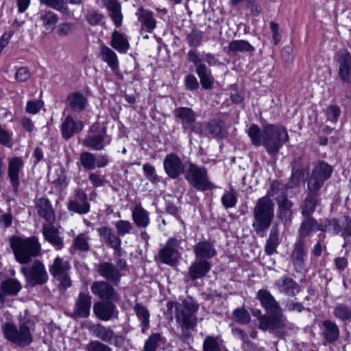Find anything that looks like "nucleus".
Returning a JSON list of instances; mask_svg holds the SVG:
<instances>
[{"label": "nucleus", "mask_w": 351, "mask_h": 351, "mask_svg": "<svg viewBox=\"0 0 351 351\" xmlns=\"http://www.w3.org/2000/svg\"><path fill=\"white\" fill-rule=\"evenodd\" d=\"M340 330L337 324L330 320H324L322 327V337L327 343H332L339 337Z\"/></svg>", "instance_id": "32"}, {"label": "nucleus", "mask_w": 351, "mask_h": 351, "mask_svg": "<svg viewBox=\"0 0 351 351\" xmlns=\"http://www.w3.org/2000/svg\"><path fill=\"white\" fill-rule=\"evenodd\" d=\"M134 310L141 322L142 332H145L149 326V313L148 309L139 303L134 306Z\"/></svg>", "instance_id": "45"}, {"label": "nucleus", "mask_w": 351, "mask_h": 351, "mask_svg": "<svg viewBox=\"0 0 351 351\" xmlns=\"http://www.w3.org/2000/svg\"><path fill=\"white\" fill-rule=\"evenodd\" d=\"M256 298L265 311L272 316L282 317L284 326H286L287 318L282 313L280 304L268 290L264 289L258 290Z\"/></svg>", "instance_id": "13"}, {"label": "nucleus", "mask_w": 351, "mask_h": 351, "mask_svg": "<svg viewBox=\"0 0 351 351\" xmlns=\"http://www.w3.org/2000/svg\"><path fill=\"white\" fill-rule=\"evenodd\" d=\"M10 243L16 261L21 264H27L41 254V245L36 237L23 239L14 236Z\"/></svg>", "instance_id": "3"}, {"label": "nucleus", "mask_w": 351, "mask_h": 351, "mask_svg": "<svg viewBox=\"0 0 351 351\" xmlns=\"http://www.w3.org/2000/svg\"><path fill=\"white\" fill-rule=\"evenodd\" d=\"M99 235L106 243L116 251L121 248V241L119 237L116 234L112 229L108 226L101 227L97 229Z\"/></svg>", "instance_id": "33"}, {"label": "nucleus", "mask_w": 351, "mask_h": 351, "mask_svg": "<svg viewBox=\"0 0 351 351\" xmlns=\"http://www.w3.org/2000/svg\"><path fill=\"white\" fill-rule=\"evenodd\" d=\"M188 60L195 66V71L199 77L200 83L205 89H210L213 84V78L210 70L202 62H206L209 66L219 64V60L210 53H203L200 55L197 51L190 50L187 53Z\"/></svg>", "instance_id": "4"}, {"label": "nucleus", "mask_w": 351, "mask_h": 351, "mask_svg": "<svg viewBox=\"0 0 351 351\" xmlns=\"http://www.w3.org/2000/svg\"><path fill=\"white\" fill-rule=\"evenodd\" d=\"M274 217V204L267 196L259 198L254 208L252 227L256 232H265L270 226Z\"/></svg>", "instance_id": "5"}, {"label": "nucleus", "mask_w": 351, "mask_h": 351, "mask_svg": "<svg viewBox=\"0 0 351 351\" xmlns=\"http://www.w3.org/2000/svg\"><path fill=\"white\" fill-rule=\"evenodd\" d=\"M51 224L43 225V234L45 239L50 243L56 250H60L64 247L63 239L59 236L58 229Z\"/></svg>", "instance_id": "27"}, {"label": "nucleus", "mask_w": 351, "mask_h": 351, "mask_svg": "<svg viewBox=\"0 0 351 351\" xmlns=\"http://www.w3.org/2000/svg\"><path fill=\"white\" fill-rule=\"evenodd\" d=\"M195 258L208 260L217 254L214 245L208 241H202L195 244L193 248Z\"/></svg>", "instance_id": "31"}, {"label": "nucleus", "mask_w": 351, "mask_h": 351, "mask_svg": "<svg viewBox=\"0 0 351 351\" xmlns=\"http://www.w3.org/2000/svg\"><path fill=\"white\" fill-rule=\"evenodd\" d=\"M86 105V98L79 92L71 93L66 98V108L72 111L81 112L85 109Z\"/></svg>", "instance_id": "38"}, {"label": "nucleus", "mask_w": 351, "mask_h": 351, "mask_svg": "<svg viewBox=\"0 0 351 351\" xmlns=\"http://www.w3.org/2000/svg\"><path fill=\"white\" fill-rule=\"evenodd\" d=\"M184 178L190 186L199 191H213L217 188L210 180L207 169L203 166L189 163Z\"/></svg>", "instance_id": "6"}, {"label": "nucleus", "mask_w": 351, "mask_h": 351, "mask_svg": "<svg viewBox=\"0 0 351 351\" xmlns=\"http://www.w3.org/2000/svg\"><path fill=\"white\" fill-rule=\"evenodd\" d=\"M44 103L42 100H30L27 102L25 110L31 114H37L43 108Z\"/></svg>", "instance_id": "58"}, {"label": "nucleus", "mask_w": 351, "mask_h": 351, "mask_svg": "<svg viewBox=\"0 0 351 351\" xmlns=\"http://www.w3.org/2000/svg\"><path fill=\"white\" fill-rule=\"evenodd\" d=\"M30 77V72L27 67H20L15 73V79L20 82H25Z\"/></svg>", "instance_id": "60"}, {"label": "nucleus", "mask_w": 351, "mask_h": 351, "mask_svg": "<svg viewBox=\"0 0 351 351\" xmlns=\"http://www.w3.org/2000/svg\"><path fill=\"white\" fill-rule=\"evenodd\" d=\"M203 351H221L217 339L211 336L206 337L203 343Z\"/></svg>", "instance_id": "56"}, {"label": "nucleus", "mask_w": 351, "mask_h": 351, "mask_svg": "<svg viewBox=\"0 0 351 351\" xmlns=\"http://www.w3.org/2000/svg\"><path fill=\"white\" fill-rule=\"evenodd\" d=\"M162 340V337L159 333L151 335L145 343L143 351H156Z\"/></svg>", "instance_id": "51"}, {"label": "nucleus", "mask_w": 351, "mask_h": 351, "mask_svg": "<svg viewBox=\"0 0 351 351\" xmlns=\"http://www.w3.org/2000/svg\"><path fill=\"white\" fill-rule=\"evenodd\" d=\"M88 180L95 187L102 186L104 184V178L96 173H90Z\"/></svg>", "instance_id": "64"}, {"label": "nucleus", "mask_w": 351, "mask_h": 351, "mask_svg": "<svg viewBox=\"0 0 351 351\" xmlns=\"http://www.w3.org/2000/svg\"><path fill=\"white\" fill-rule=\"evenodd\" d=\"M110 45L118 52L123 53H126L130 47L127 37L117 30L112 34Z\"/></svg>", "instance_id": "41"}, {"label": "nucleus", "mask_w": 351, "mask_h": 351, "mask_svg": "<svg viewBox=\"0 0 351 351\" xmlns=\"http://www.w3.org/2000/svg\"><path fill=\"white\" fill-rule=\"evenodd\" d=\"M36 209L39 216L42 217L49 223H53L55 220V213L50 201L45 197L37 199Z\"/></svg>", "instance_id": "29"}, {"label": "nucleus", "mask_w": 351, "mask_h": 351, "mask_svg": "<svg viewBox=\"0 0 351 351\" xmlns=\"http://www.w3.org/2000/svg\"><path fill=\"white\" fill-rule=\"evenodd\" d=\"M338 75L345 83L351 84V53L346 49H340L336 55Z\"/></svg>", "instance_id": "16"}, {"label": "nucleus", "mask_w": 351, "mask_h": 351, "mask_svg": "<svg viewBox=\"0 0 351 351\" xmlns=\"http://www.w3.org/2000/svg\"><path fill=\"white\" fill-rule=\"evenodd\" d=\"M83 126L82 121H76L71 116H66L61 124L62 137L66 140L69 139L75 134L80 132L83 129Z\"/></svg>", "instance_id": "28"}, {"label": "nucleus", "mask_w": 351, "mask_h": 351, "mask_svg": "<svg viewBox=\"0 0 351 351\" xmlns=\"http://www.w3.org/2000/svg\"><path fill=\"white\" fill-rule=\"evenodd\" d=\"M80 160L81 165L87 170H93L96 168V157L90 152H84L80 154Z\"/></svg>", "instance_id": "48"}, {"label": "nucleus", "mask_w": 351, "mask_h": 351, "mask_svg": "<svg viewBox=\"0 0 351 351\" xmlns=\"http://www.w3.org/2000/svg\"><path fill=\"white\" fill-rule=\"evenodd\" d=\"M222 134V125L217 120H213L208 123L205 128V135H210L213 137L221 136Z\"/></svg>", "instance_id": "53"}, {"label": "nucleus", "mask_w": 351, "mask_h": 351, "mask_svg": "<svg viewBox=\"0 0 351 351\" xmlns=\"http://www.w3.org/2000/svg\"><path fill=\"white\" fill-rule=\"evenodd\" d=\"M334 315L341 321L351 322V307L343 304H337L334 308Z\"/></svg>", "instance_id": "47"}, {"label": "nucleus", "mask_w": 351, "mask_h": 351, "mask_svg": "<svg viewBox=\"0 0 351 351\" xmlns=\"http://www.w3.org/2000/svg\"><path fill=\"white\" fill-rule=\"evenodd\" d=\"M232 318L241 324H247L250 322L251 316L249 312L243 308H237L232 313Z\"/></svg>", "instance_id": "49"}, {"label": "nucleus", "mask_w": 351, "mask_h": 351, "mask_svg": "<svg viewBox=\"0 0 351 351\" xmlns=\"http://www.w3.org/2000/svg\"><path fill=\"white\" fill-rule=\"evenodd\" d=\"M5 338L9 341L21 347L29 345L32 341V336L29 326L23 323L18 328L11 323H5L1 327Z\"/></svg>", "instance_id": "8"}, {"label": "nucleus", "mask_w": 351, "mask_h": 351, "mask_svg": "<svg viewBox=\"0 0 351 351\" xmlns=\"http://www.w3.org/2000/svg\"><path fill=\"white\" fill-rule=\"evenodd\" d=\"M21 273L24 276L27 284L30 287L43 285L49 279L45 266L40 260H35L29 267H22Z\"/></svg>", "instance_id": "10"}, {"label": "nucleus", "mask_w": 351, "mask_h": 351, "mask_svg": "<svg viewBox=\"0 0 351 351\" xmlns=\"http://www.w3.org/2000/svg\"><path fill=\"white\" fill-rule=\"evenodd\" d=\"M307 254L308 250L305 247L304 240L296 239L290 258L297 272H301L304 269Z\"/></svg>", "instance_id": "18"}, {"label": "nucleus", "mask_w": 351, "mask_h": 351, "mask_svg": "<svg viewBox=\"0 0 351 351\" xmlns=\"http://www.w3.org/2000/svg\"><path fill=\"white\" fill-rule=\"evenodd\" d=\"M71 267L70 263L64 258L57 256L52 264L49 265L50 274L59 281V286L62 289H67L71 285L69 271Z\"/></svg>", "instance_id": "11"}, {"label": "nucleus", "mask_w": 351, "mask_h": 351, "mask_svg": "<svg viewBox=\"0 0 351 351\" xmlns=\"http://www.w3.org/2000/svg\"><path fill=\"white\" fill-rule=\"evenodd\" d=\"M252 315L258 318V328L261 330L282 332L285 328L282 317L272 316L271 314L263 315L259 309L254 310Z\"/></svg>", "instance_id": "14"}, {"label": "nucleus", "mask_w": 351, "mask_h": 351, "mask_svg": "<svg viewBox=\"0 0 351 351\" xmlns=\"http://www.w3.org/2000/svg\"><path fill=\"white\" fill-rule=\"evenodd\" d=\"M237 202L236 193L233 190L226 191L221 197L222 204L226 208L234 207Z\"/></svg>", "instance_id": "55"}, {"label": "nucleus", "mask_w": 351, "mask_h": 351, "mask_svg": "<svg viewBox=\"0 0 351 351\" xmlns=\"http://www.w3.org/2000/svg\"><path fill=\"white\" fill-rule=\"evenodd\" d=\"M96 316L102 321H108L118 317V311L114 304L110 302H98L93 306Z\"/></svg>", "instance_id": "24"}, {"label": "nucleus", "mask_w": 351, "mask_h": 351, "mask_svg": "<svg viewBox=\"0 0 351 351\" xmlns=\"http://www.w3.org/2000/svg\"><path fill=\"white\" fill-rule=\"evenodd\" d=\"M211 267L208 261L196 258L189 267V276L192 280L202 278L210 271Z\"/></svg>", "instance_id": "25"}, {"label": "nucleus", "mask_w": 351, "mask_h": 351, "mask_svg": "<svg viewBox=\"0 0 351 351\" xmlns=\"http://www.w3.org/2000/svg\"><path fill=\"white\" fill-rule=\"evenodd\" d=\"M247 134L255 146L263 145L270 156H276L289 137L287 130L282 126L267 124L261 130L257 125H252Z\"/></svg>", "instance_id": "1"}, {"label": "nucleus", "mask_w": 351, "mask_h": 351, "mask_svg": "<svg viewBox=\"0 0 351 351\" xmlns=\"http://www.w3.org/2000/svg\"><path fill=\"white\" fill-rule=\"evenodd\" d=\"M93 293L101 299H112L115 294L114 289L105 281H97L91 286Z\"/></svg>", "instance_id": "36"}, {"label": "nucleus", "mask_w": 351, "mask_h": 351, "mask_svg": "<svg viewBox=\"0 0 351 351\" xmlns=\"http://www.w3.org/2000/svg\"><path fill=\"white\" fill-rule=\"evenodd\" d=\"M67 208L69 211L84 215L90 209L87 194L80 188L74 191V196L68 203Z\"/></svg>", "instance_id": "17"}, {"label": "nucleus", "mask_w": 351, "mask_h": 351, "mask_svg": "<svg viewBox=\"0 0 351 351\" xmlns=\"http://www.w3.org/2000/svg\"><path fill=\"white\" fill-rule=\"evenodd\" d=\"M138 21L141 27L148 32H152L156 27V21L154 18L153 12L142 7L139 8L136 13Z\"/></svg>", "instance_id": "35"}, {"label": "nucleus", "mask_w": 351, "mask_h": 351, "mask_svg": "<svg viewBox=\"0 0 351 351\" xmlns=\"http://www.w3.org/2000/svg\"><path fill=\"white\" fill-rule=\"evenodd\" d=\"M91 297L88 294L80 293L75 301L72 317L85 318L89 316L91 307Z\"/></svg>", "instance_id": "21"}, {"label": "nucleus", "mask_w": 351, "mask_h": 351, "mask_svg": "<svg viewBox=\"0 0 351 351\" xmlns=\"http://www.w3.org/2000/svg\"><path fill=\"white\" fill-rule=\"evenodd\" d=\"M114 227L117 229V234L119 236H124L128 234H131L133 230L132 223L128 220H119L114 223Z\"/></svg>", "instance_id": "54"}, {"label": "nucleus", "mask_w": 351, "mask_h": 351, "mask_svg": "<svg viewBox=\"0 0 351 351\" xmlns=\"http://www.w3.org/2000/svg\"><path fill=\"white\" fill-rule=\"evenodd\" d=\"M95 335L101 341L113 344L115 346H120L123 343L122 337L116 335L109 328L99 326L95 330Z\"/></svg>", "instance_id": "34"}, {"label": "nucleus", "mask_w": 351, "mask_h": 351, "mask_svg": "<svg viewBox=\"0 0 351 351\" xmlns=\"http://www.w3.org/2000/svg\"><path fill=\"white\" fill-rule=\"evenodd\" d=\"M197 311V306L193 305L191 308L186 306L176 305V320L181 328L180 338L188 340L191 336V330H193L197 324V317L195 313Z\"/></svg>", "instance_id": "7"}, {"label": "nucleus", "mask_w": 351, "mask_h": 351, "mask_svg": "<svg viewBox=\"0 0 351 351\" xmlns=\"http://www.w3.org/2000/svg\"><path fill=\"white\" fill-rule=\"evenodd\" d=\"M41 4L46 5L62 13L69 11L68 5L64 0H39Z\"/></svg>", "instance_id": "50"}, {"label": "nucleus", "mask_w": 351, "mask_h": 351, "mask_svg": "<svg viewBox=\"0 0 351 351\" xmlns=\"http://www.w3.org/2000/svg\"><path fill=\"white\" fill-rule=\"evenodd\" d=\"M110 139L106 134L105 128H102L98 133H90L84 140L83 145L94 150H101L110 144Z\"/></svg>", "instance_id": "20"}, {"label": "nucleus", "mask_w": 351, "mask_h": 351, "mask_svg": "<svg viewBox=\"0 0 351 351\" xmlns=\"http://www.w3.org/2000/svg\"><path fill=\"white\" fill-rule=\"evenodd\" d=\"M23 167V160L19 157H14L10 160L8 164V176L11 184L15 192L19 186V172Z\"/></svg>", "instance_id": "30"}, {"label": "nucleus", "mask_w": 351, "mask_h": 351, "mask_svg": "<svg viewBox=\"0 0 351 351\" xmlns=\"http://www.w3.org/2000/svg\"><path fill=\"white\" fill-rule=\"evenodd\" d=\"M45 28L48 31L54 29L58 21V15L51 11H46L42 13L40 16Z\"/></svg>", "instance_id": "46"}, {"label": "nucleus", "mask_w": 351, "mask_h": 351, "mask_svg": "<svg viewBox=\"0 0 351 351\" xmlns=\"http://www.w3.org/2000/svg\"><path fill=\"white\" fill-rule=\"evenodd\" d=\"M132 220L139 228H145L150 223L149 214L141 205L135 206L132 210Z\"/></svg>", "instance_id": "39"}, {"label": "nucleus", "mask_w": 351, "mask_h": 351, "mask_svg": "<svg viewBox=\"0 0 351 351\" xmlns=\"http://www.w3.org/2000/svg\"><path fill=\"white\" fill-rule=\"evenodd\" d=\"M99 274L114 285H117L121 276L119 269L110 262H103L97 266Z\"/></svg>", "instance_id": "22"}, {"label": "nucleus", "mask_w": 351, "mask_h": 351, "mask_svg": "<svg viewBox=\"0 0 351 351\" xmlns=\"http://www.w3.org/2000/svg\"><path fill=\"white\" fill-rule=\"evenodd\" d=\"M285 191L284 184L278 182H274L267 194L269 198L274 197L276 200L278 205V217L281 219H287L292 213L293 204L288 199Z\"/></svg>", "instance_id": "9"}, {"label": "nucleus", "mask_w": 351, "mask_h": 351, "mask_svg": "<svg viewBox=\"0 0 351 351\" xmlns=\"http://www.w3.org/2000/svg\"><path fill=\"white\" fill-rule=\"evenodd\" d=\"M180 243V240L170 238L158 252L160 261L171 266L176 265L180 258L178 249Z\"/></svg>", "instance_id": "15"}, {"label": "nucleus", "mask_w": 351, "mask_h": 351, "mask_svg": "<svg viewBox=\"0 0 351 351\" xmlns=\"http://www.w3.org/2000/svg\"><path fill=\"white\" fill-rule=\"evenodd\" d=\"M332 172V167L324 162L317 163L312 171L307 182L308 193L301 205L303 216L311 217L319 201L318 191L330 178Z\"/></svg>", "instance_id": "2"}, {"label": "nucleus", "mask_w": 351, "mask_h": 351, "mask_svg": "<svg viewBox=\"0 0 351 351\" xmlns=\"http://www.w3.org/2000/svg\"><path fill=\"white\" fill-rule=\"evenodd\" d=\"M101 58L106 62L113 71L119 69L118 58L115 52L107 46L101 47Z\"/></svg>", "instance_id": "42"}, {"label": "nucleus", "mask_w": 351, "mask_h": 351, "mask_svg": "<svg viewBox=\"0 0 351 351\" xmlns=\"http://www.w3.org/2000/svg\"><path fill=\"white\" fill-rule=\"evenodd\" d=\"M274 285L279 293L288 296H295L300 291V287L298 284L289 277L276 280Z\"/></svg>", "instance_id": "26"}, {"label": "nucleus", "mask_w": 351, "mask_h": 351, "mask_svg": "<svg viewBox=\"0 0 351 351\" xmlns=\"http://www.w3.org/2000/svg\"><path fill=\"white\" fill-rule=\"evenodd\" d=\"M104 6L109 12L121 10V5L118 0H101Z\"/></svg>", "instance_id": "62"}, {"label": "nucleus", "mask_w": 351, "mask_h": 351, "mask_svg": "<svg viewBox=\"0 0 351 351\" xmlns=\"http://www.w3.org/2000/svg\"><path fill=\"white\" fill-rule=\"evenodd\" d=\"M185 86L187 90H195L199 87V82L194 75H188L185 77Z\"/></svg>", "instance_id": "63"}, {"label": "nucleus", "mask_w": 351, "mask_h": 351, "mask_svg": "<svg viewBox=\"0 0 351 351\" xmlns=\"http://www.w3.org/2000/svg\"><path fill=\"white\" fill-rule=\"evenodd\" d=\"M203 33L197 29H193L187 36V41L189 45L193 47L199 46L202 40Z\"/></svg>", "instance_id": "57"}, {"label": "nucleus", "mask_w": 351, "mask_h": 351, "mask_svg": "<svg viewBox=\"0 0 351 351\" xmlns=\"http://www.w3.org/2000/svg\"><path fill=\"white\" fill-rule=\"evenodd\" d=\"M21 289V282L14 278H7L1 284V289L5 295H16Z\"/></svg>", "instance_id": "44"}, {"label": "nucleus", "mask_w": 351, "mask_h": 351, "mask_svg": "<svg viewBox=\"0 0 351 351\" xmlns=\"http://www.w3.org/2000/svg\"><path fill=\"white\" fill-rule=\"evenodd\" d=\"M306 219L302 221L298 230L297 239L304 240L312 232L327 230V225L318 223L314 218L305 217Z\"/></svg>", "instance_id": "23"}, {"label": "nucleus", "mask_w": 351, "mask_h": 351, "mask_svg": "<svg viewBox=\"0 0 351 351\" xmlns=\"http://www.w3.org/2000/svg\"><path fill=\"white\" fill-rule=\"evenodd\" d=\"M104 19V14L95 9L88 10L85 15V19L91 25H100Z\"/></svg>", "instance_id": "52"}, {"label": "nucleus", "mask_w": 351, "mask_h": 351, "mask_svg": "<svg viewBox=\"0 0 351 351\" xmlns=\"http://www.w3.org/2000/svg\"><path fill=\"white\" fill-rule=\"evenodd\" d=\"M174 117L178 119L184 130H190L196 133H203L204 124L196 123V113L191 108L178 107L173 110Z\"/></svg>", "instance_id": "12"}, {"label": "nucleus", "mask_w": 351, "mask_h": 351, "mask_svg": "<svg viewBox=\"0 0 351 351\" xmlns=\"http://www.w3.org/2000/svg\"><path fill=\"white\" fill-rule=\"evenodd\" d=\"M279 232L278 226L274 224L270 230L265 247V251L267 255H272L277 252L276 249L280 244Z\"/></svg>", "instance_id": "40"}, {"label": "nucleus", "mask_w": 351, "mask_h": 351, "mask_svg": "<svg viewBox=\"0 0 351 351\" xmlns=\"http://www.w3.org/2000/svg\"><path fill=\"white\" fill-rule=\"evenodd\" d=\"M91 238L87 232L78 234L73 240L71 252H88L90 250L89 241Z\"/></svg>", "instance_id": "37"}, {"label": "nucleus", "mask_w": 351, "mask_h": 351, "mask_svg": "<svg viewBox=\"0 0 351 351\" xmlns=\"http://www.w3.org/2000/svg\"><path fill=\"white\" fill-rule=\"evenodd\" d=\"M165 173L172 179L185 173L184 165L179 156L174 154H167L163 161Z\"/></svg>", "instance_id": "19"}, {"label": "nucleus", "mask_w": 351, "mask_h": 351, "mask_svg": "<svg viewBox=\"0 0 351 351\" xmlns=\"http://www.w3.org/2000/svg\"><path fill=\"white\" fill-rule=\"evenodd\" d=\"M254 47L245 40H234L231 41L228 47L229 53L252 52Z\"/></svg>", "instance_id": "43"}, {"label": "nucleus", "mask_w": 351, "mask_h": 351, "mask_svg": "<svg viewBox=\"0 0 351 351\" xmlns=\"http://www.w3.org/2000/svg\"><path fill=\"white\" fill-rule=\"evenodd\" d=\"M87 350L88 351H112L110 347L98 341L90 342L87 346Z\"/></svg>", "instance_id": "61"}, {"label": "nucleus", "mask_w": 351, "mask_h": 351, "mask_svg": "<svg viewBox=\"0 0 351 351\" xmlns=\"http://www.w3.org/2000/svg\"><path fill=\"white\" fill-rule=\"evenodd\" d=\"M341 110L339 106L336 105H331L327 108L326 115L328 121L336 123L340 115Z\"/></svg>", "instance_id": "59"}]
</instances>
